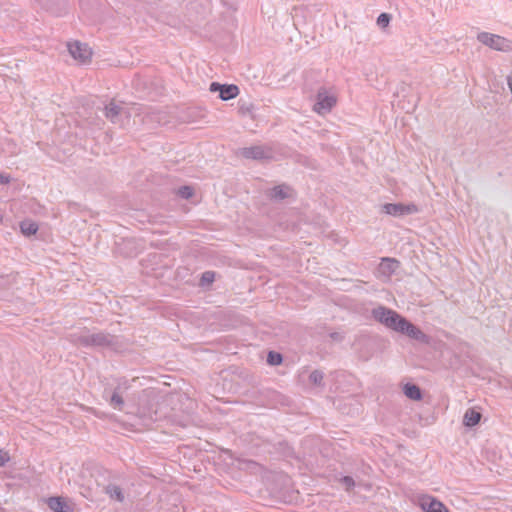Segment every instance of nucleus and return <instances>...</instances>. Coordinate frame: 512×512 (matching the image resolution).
I'll list each match as a JSON object with an SVG mask.
<instances>
[{"label": "nucleus", "mask_w": 512, "mask_h": 512, "mask_svg": "<svg viewBox=\"0 0 512 512\" xmlns=\"http://www.w3.org/2000/svg\"><path fill=\"white\" fill-rule=\"evenodd\" d=\"M142 110L143 108L141 106L134 105L127 108L115 101H111L104 107V115L109 121L121 128H125L129 125V120L132 114H135V116H141L142 113H145V116L150 121H154V119L156 120L154 114H151L148 111L143 112Z\"/></svg>", "instance_id": "nucleus-1"}, {"label": "nucleus", "mask_w": 512, "mask_h": 512, "mask_svg": "<svg viewBox=\"0 0 512 512\" xmlns=\"http://www.w3.org/2000/svg\"><path fill=\"white\" fill-rule=\"evenodd\" d=\"M73 342L84 347L112 348L117 343V338L109 333H82L73 335Z\"/></svg>", "instance_id": "nucleus-2"}, {"label": "nucleus", "mask_w": 512, "mask_h": 512, "mask_svg": "<svg viewBox=\"0 0 512 512\" xmlns=\"http://www.w3.org/2000/svg\"><path fill=\"white\" fill-rule=\"evenodd\" d=\"M372 315L375 320L398 333L400 330H403V324L406 321V318L398 314L396 311L384 306H379L373 309Z\"/></svg>", "instance_id": "nucleus-3"}, {"label": "nucleus", "mask_w": 512, "mask_h": 512, "mask_svg": "<svg viewBox=\"0 0 512 512\" xmlns=\"http://www.w3.org/2000/svg\"><path fill=\"white\" fill-rule=\"evenodd\" d=\"M477 40L497 51L508 52L512 50V42L496 34L481 32L477 35Z\"/></svg>", "instance_id": "nucleus-4"}, {"label": "nucleus", "mask_w": 512, "mask_h": 512, "mask_svg": "<svg viewBox=\"0 0 512 512\" xmlns=\"http://www.w3.org/2000/svg\"><path fill=\"white\" fill-rule=\"evenodd\" d=\"M128 389L126 382L118 383L113 392L110 393L108 388L104 389L103 398L108 401L109 405L117 410H122L124 406V399L122 393Z\"/></svg>", "instance_id": "nucleus-5"}, {"label": "nucleus", "mask_w": 512, "mask_h": 512, "mask_svg": "<svg viewBox=\"0 0 512 512\" xmlns=\"http://www.w3.org/2000/svg\"><path fill=\"white\" fill-rule=\"evenodd\" d=\"M336 104V98L329 95L325 89H320L317 93V100L314 104V111L318 114H326L331 111Z\"/></svg>", "instance_id": "nucleus-6"}, {"label": "nucleus", "mask_w": 512, "mask_h": 512, "mask_svg": "<svg viewBox=\"0 0 512 512\" xmlns=\"http://www.w3.org/2000/svg\"><path fill=\"white\" fill-rule=\"evenodd\" d=\"M382 212L392 216H402L417 213L418 208L415 204L386 203L382 206Z\"/></svg>", "instance_id": "nucleus-7"}, {"label": "nucleus", "mask_w": 512, "mask_h": 512, "mask_svg": "<svg viewBox=\"0 0 512 512\" xmlns=\"http://www.w3.org/2000/svg\"><path fill=\"white\" fill-rule=\"evenodd\" d=\"M241 155L246 159L264 160L272 158V150L266 146H251L243 148Z\"/></svg>", "instance_id": "nucleus-8"}, {"label": "nucleus", "mask_w": 512, "mask_h": 512, "mask_svg": "<svg viewBox=\"0 0 512 512\" xmlns=\"http://www.w3.org/2000/svg\"><path fill=\"white\" fill-rule=\"evenodd\" d=\"M68 51L74 59L79 60L82 63L87 62L92 55V51L88 45L78 41L69 43Z\"/></svg>", "instance_id": "nucleus-9"}, {"label": "nucleus", "mask_w": 512, "mask_h": 512, "mask_svg": "<svg viewBox=\"0 0 512 512\" xmlns=\"http://www.w3.org/2000/svg\"><path fill=\"white\" fill-rule=\"evenodd\" d=\"M399 333L405 334L418 342L428 343V336L419 327L415 326L407 319L403 324V330H400Z\"/></svg>", "instance_id": "nucleus-10"}, {"label": "nucleus", "mask_w": 512, "mask_h": 512, "mask_svg": "<svg viewBox=\"0 0 512 512\" xmlns=\"http://www.w3.org/2000/svg\"><path fill=\"white\" fill-rule=\"evenodd\" d=\"M48 507L53 512H73V504L63 497H50L47 501Z\"/></svg>", "instance_id": "nucleus-11"}, {"label": "nucleus", "mask_w": 512, "mask_h": 512, "mask_svg": "<svg viewBox=\"0 0 512 512\" xmlns=\"http://www.w3.org/2000/svg\"><path fill=\"white\" fill-rule=\"evenodd\" d=\"M420 505L425 512H449L440 501L430 496L423 497Z\"/></svg>", "instance_id": "nucleus-12"}, {"label": "nucleus", "mask_w": 512, "mask_h": 512, "mask_svg": "<svg viewBox=\"0 0 512 512\" xmlns=\"http://www.w3.org/2000/svg\"><path fill=\"white\" fill-rule=\"evenodd\" d=\"M399 266V262L392 258H383L379 270L382 274L390 276L393 274Z\"/></svg>", "instance_id": "nucleus-13"}, {"label": "nucleus", "mask_w": 512, "mask_h": 512, "mask_svg": "<svg viewBox=\"0 0 512 512\" xmlns=\"http://www.w3.org/2000/svg\"><path fill=\"white\" fill-rule=\"evenodd\" d=\"M239 94L238 86L234 84H223L219 97L221 100L227 101L237 97Z\"/></svg>", "instance_id": "nucleus-14"}, {"label": "nucleus", "mask_w": 512, "mask_h": 512, "mask_svg": "<svg viewBox=\"0 0 512 512\" xmlns=\"http://www.w3.org/2000/svg\"><path fill=\"white\" fill-rule=\"evenodd\" d=\"M403 392H404L405 396L411 400L419 401L422 399L421 390L415 384H411V383L405 384L403 387Z\"/></svg>", "instance_id": "nucleus-15"}, {"label": "nucleus", "mask_w": 512, "mask_h": 512, "mask_svg": "<svg viewBox=\"0 0 512 512\" xmlns=\"http://www.w3.org/2000/svg\"><path fill=\"white\" fill-rule=\"evenodd\" d=\"M481 419V413L474 410V409H468L463 418V423L467 427H473L477 425L480 422Z\"/></svg>", "instance_id": "nucleus-16"}, {"label": "nucleus", "mask_w": 512, "mask_h": 512, "mask_svg": "<svg viewBox=\"0 0 512 512\" xmlns=\"http://www.w3.org/2000/svg\"><path fill=\"white\" fill-rule=\"evenodd\" d=\"M291 189L287 185L275 186L271 192L270 197L275 200H283L289 196Z\"/></svg>", "instance_id": "nucleus-17"}, {"label": "nucleus", "mask_w": 512, "mask_h": 512, "mask_svg": "<svg viewBox=\"0 0 512 512\" xmlns=\"http://www.w3.org/2000/svg\"><path fill=\"white\" fill-rule=\"evenodd\" d=\"M105 492L110 496L111 499H115L118 502H123L124 494L122 489L117 485H108L105 487Z\"/></svg>", "instance_id": "nucleus-18"}, {"label": "nucleus", "mask_w": 512, "mask_h": 512, "mask_svg": "<svg viewBox=\"0 0 512 512\" xmlns=\"http://www.w3.org/2000/svg\"><path fill=\"white\" fill-rule=\"evenodd\" d=\"M20 229L24 235L31 236L38 231V225L33 221H22L20 223Z\"/></svg>", "instance_id": "nucleus-19"}, {"label": "nucleus", "mask_w": 512, "mask_h": 512, "mask_svg": "<svg viewBox=\"0 0 512 512\" xmlns=\"http://www.w3.org/2000/svg\"><path fill=\"white\" fill-rule=\"evenodd\" d=\"M324 374L320 370H313L309 375V380L316 386H323Z\"/></svg>", "instance_id": "nucleus-20"}, {"label": "nucleus", "mask_w": 512, "mask_h": 512, "mask_svg": "<svg viewBox=\"0 0 512 512\" xmlns=\"http://www.w3.org/2000/svg\"><path fill=\"white\" fill-rule=\"evenodd\" d=\"M283 361V357L280 353L270 351L267 355V363L272 366H276L281 364Z\"/></svg>", "instance_id": "nucleus-21"}, {"label": "nucleus", "mask_w": 512, "mask_h": 512, "mask_svg": "<svg viewBox=\"0 0 512 512\" xmlns=\"http://www.w3.org/2000/svg\"><path fill=\"white\" fill-rule=\"evenodd\" d=\"M391 20V15L388 13H381L377 18V25L380 28H386Z\"/></svg>", "instance_id": "nucleus-22"}, {"label": "nucleus", "mask_w": 512, "mask_h": 512, "mask_svg": "<svg viewBox=\"0 0 512 512\" xmlns=\"http://www.w3.org/2000/svg\"><path fill=\"white\" fill-rule=\"evenodd\" d=\"M194 190L190 186H182L178 189V195L183 199H189L193 196Z\"/></svg>", "instance_id": "nucleus-23"}, {"label": "nucleus", "mask_w": 512, "mask_h": 512, "mask_svg": "<svg viewBox=\"0 0 512 512\" xmlns=\"http://www.w3.org/2000/svg\"><path fill=\"white\" fill-rule=\"evenodd\" d=\"M215 279V273L212 271H206L202 274L200 284L202 286L211 284Z\"/></svg>", "instance_id": "nucleus-24"}, {"label": "nucleus", "mask_w": 512, "mask_h": 512, "mask_svg": "<svg viewBox=\"0 0 512 512\" xmlns=\"http://www.w3.org/2000/svg\"><path fill=\"white\" fill-rule=\"evenodd\" d=\"M142 415L144 417H147L149 418L150 420L152 421H157L159 420L161 417H162V414L159 413V411L156 409V410H148V411H145L144 409L141 411Z\"/></svg>", "instance_id": "nucleus-25"}, {"label": "nucleus", "mask_w": 512, "mask_h": 512, "mask_svg": "<svg viewBox=\"0 0 512 512\" xmlns=\"http://www.w3.org/2000/svg\"><path fill=\"white\" fill-rule=\"evenodd\" d=\"M340 483L345 486L346 491H351L355 486V481L350 476H344L340 479Z\"/></svg>", "instance_id": "nucleus-26"}, {"label": "nucleus", "mask_w": 512, "mask_h": 512, "mask_svg": "<svg viewBox=\"0 0 512 512\" xmlns=\"http://www.w3.org/2000/svg\"><path fill=\"white\" fill-rule=\"evenodd\" d=\"M9 459L8 453L0 449V467L4 466Z\"/></svg>", "instance_id": "nucleus-27"}, {"label": "nucleus", "mask_w": 512, "mask_h": 512, "mask_svg": "<svg viewBox=\"0 0 512 512\" xmlns=\"http://www.w3.org/2000/svg\"><path fill=\"white\" fill-rule=\"evenodd\" d=\"M222 87H223V84H220V83H218V82H212V83L210 84V88H209V90H210L211 92H219V93H220V92H221V88H222Z\"/></svg>", "instance_id": "nucleus-28"}, {"label": "nucleus", "mask_w": 512, "mask_h": 512, "mask_svg": "<svg viewBox=\"0 0 512 512\" xmlns=\"http://www.w3.org/2000/svg\"><path fill=\"white\" fill-rule=\"evenodd\" d=\"M10 182V176L0 174V184H8Z\"/></svg>", "instance_id": "nucleus-29"}, {"label": "nucleus", "mask_w": 512, "mask_h": 512, "mask_svg": "<svg viewBox=\"0 0 512 512\" xmlns=\"http://www.w3.org/2000/svg\"><path fill=\"white\" fill-rule=\"evenodd\" d=\"M330 337L333 339V340H336V341H341L342 340V335L340 333H337V332H334V333H331L330 334Z\"/></svg>", "instance_id": "nucleus-30"}, {"label": "nucleus", "mask_w": 512, "mask_h": 512, "mask_svg": "<svg viewBox=\"0 0 512 512\" xmlns=\"http://www.w3.org/2000/svg\"><path fill=\"white\" fill-rule=\"evenodd\" d=\"M507 84L512 93V73L507 76Z\"/></svg>", "instance_id": "nucleus-31"}]
</instances>
